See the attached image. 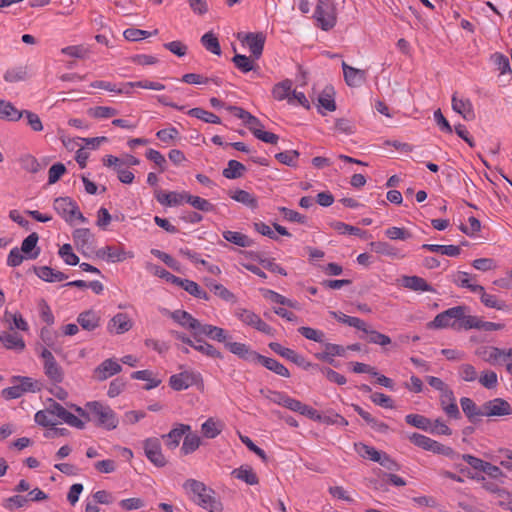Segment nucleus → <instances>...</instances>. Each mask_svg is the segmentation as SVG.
<instances>
[{"label":"nucleus","mask_w":512,"mask_h":512,"mask_svg":"<svg viewBox=\"0 0 512 512\" xmlns=\"http://www.w3.org/2000/svg\"><path fill=\"white\" fill-rule=\"evenodd\" d=\"M33 271L40 279L46 282H61L68 278L65 273L55 270L49 266H33Z\"/></svg>","instance_id":"b1692460"},{"label":"nucleus","mask_w":512,"mask_h":512,"mask_svg":"<svg viewBox=\"0 0 512 512\" xmlns=\"http://www.w3.org/2000/svg\"><path fill=\"white\" fill-rule=\"evenodd\" d=\"M473 293L480 295L481 302L488 308H494L501 311H510L511 307L505 301L498 299L495 295L489 294L485 291L483 286H474Z\"/></svg>","instance_id":"2eb2a0df"},{"label":"nucleus","mask_w":512,"mask_h":512,"mask_svg":"<svg viewBox=\"0 0 512 512\" xmlns=\"http://www.w3.org/2000/svg\"><path fill=\"white\" fill-rule=\"evenodd\" d=\"M469 308L465 305H459L449 308L436 315L433 321L428 323V327L435 329L452 328L454 330H465V321L470 315H467Z\"/></svg>","instance_id":"f03ea898"},{"label":"nucleus","mask_w":512,"mask_h":512,"mask_svg":"<svg viewBox=\"0 0 512 512\" xmlns=\"http://www.w3.org/2000/svg\"><path fill=\"white\" fill-rule=\"evenodd\" d=\"M187 192H165L162 190L155 191L156 200L166 206H177L186 202Z\"/></svg>","instance_id":"4be33fe9"},{"label":"nucleus","mask_w":512,"mask_h":512,"mask_svg":"<svg viewBox=\"0 0 512 512\" xmlns=\"http://www.w3.org/2000/svg\"><path fill=\"white\" fill-rule=\"evenodd\" d=\"M158 29H155L152 32L136 29V28H128L123 32V36L128 41H139L145 39L151 35H157Z\"/></svg>","instance_id":"bf43d9fd"},{"label":"nucleus","mask_w":512,"mask_h":512,"mask_svg":"<svg viewBox=\"0 0 512 512\" xmlns=\"http://www.w3.org/2000/svg\"><path fill=\"white\" fill-rule=\"evenodd\" d=\"M38 240V234L32 232L22 241L20 251L26 256V259H36L39 256L40 249L35 250Z\"/></svg>","instance_id":"c85d7f7f"},{"label":"nucleus","mask_w":512,"mask_h":512,"mask_svg":"<svg viewBox=\"0 0 512 512\" xmlns=\"http://www.w3.org/2000/svg\"><path fill=\"white\" fill-rule=\"evenodd\" d=\"M193 348L196 351H198L208 357L223 359V354L218 349H216L212 344H210L206 341H203L202 339H201L200 343H198V342L194 343Z\"/></svg>","instance_id":"603ef678"},{"label":"nucleus","mask_w":512,"mask_h":512,"mask_svg":"<svg viewBox=\"0 0 512 512\" xmlns=\"http://www.w3.org/2000/svg\"><path fill=\"white\" fill-rule=\"evenodd\" d=\"M171 318L184 328L192 330L195 333L199 327L200 321L194 318L190 313L185 310H175L171 313Z\"/></svg>","instance_id":"393cba45"},{"label":"nucleus","mask_w":512,"mask_h":512,"mask_svg":"<svg viewBox=\"0 0 512 512\" xmlns=\"http://www.w3.org/2000/svg\"><path fill=\"white\" fill-rule=\"evenodd\" d=\"M190 431V425L178 423L169 433L162 435L161 438L164 440V444L168 449L174 450L179 446L185 434Z\"/></svg>","instance_id":"ddd939ff"},{"label":"nucleus","mask_w":512,"mask_h":512,"mask_svg":"<svg viewBox=\"0 0 512 512\" xmlns=\"http://www.w3.org/2000/svg\"><path fill=\"white\" fill-rule=\"evenodd\" d=\"M206 336L211 340L220 342L225 344L227 340L231 338V336L228 334V332L218 326H214L211 324H202L200 322L199 327L196 329L195 333H193V337L196 340V342H201L200 336Z\"/></svg>","instance_id":"0eeeda50"},{"label":"nucleus","mask_w":512,"mask_h":512,"mask_svg":"<svg viewBox=\"0 0 512 512\" xmlns=\"http://www.w3.org/2000/svg\"><path fill=\"white\" fill-rule=\"evenodd\" d=\"M23 112L18 110L11 102L0 100V119L9 122L19 121Z\"/></svg>","instance_id":"7c9ffc66"},{"label":"nucleus","mask_w":512,"mask_h":512,"mask_svg":"<svg viewBox=\"0 0 512 512\" xmlns=\"http://www.w3.org/2000/svg\"><path fill=\"white\" fill-rule=\"evenodd\" d=\"M230 197L233 200L240 202L251 209H256L258 206L257 198L251 193L242 189H237L233 193H230Z\"/></svg>","instance_id":"79ce46f5"},{"label":"nucleus","mask_w":512,"mask_h":512,"mask_svg":"<svg viewBox=\"0 0 512 512\" xmlns=\"http://www.w3.org/2000/svg\"><path fill=\"white\" fill-rule=\"evenodd\" d=\"M256 364H261L266 369L274 372L275 374H277L279 376H282L285 378L290 377L289 370L283 364H281L279 361H277L274 358L266 357V356L259 354Z\"/></svg>","instance_id":"bb28decb"},{"label":"nucleus","mask_w":512,"mask_h":512,"mask_svg":"<svg viewBox=\"0 0 512 512\" xmlns=\"http://www.w3.org/2000/svg\"><path fill=\"white\" fill-rule=\"evenodd\" d=\"M366 334L365 340L369 343L386 346L391 344V338L376 330L371 329L365 322L364 329H359Z\"/></svg>","instance_id":"f704fd0d"},{"label":"nucleus","mask_w":512,"mask_h":512,"mask_svg":"<svg viewBox=\"0 0 512 512\" xmlns=\"http://www.w3.org/2000/svg\"><path fill=\"white\" fill-rule=\"evenodd\" d=\"M265 40L266 37L262 32H249L245 34L244 38L242 39V42L248 45L249 50L251 52V58L254 60H258L262 56Z\"/></svg>","instance_id":"f8f14e48"},{"label":"nucleus","mask_w":512,"mask_h":512,"mask_svg":"<svg viewBox=\"0 0 512 512\" xmlns=\"http://www.w3.org/2000/svg\"><path fill=\"white\" fill-rule=\"evenodd\" d=\"M479 383L487 389H493L498 384L497 374L491 370L483 371L479 377Z\"/></svg>","instance_id":"69168bd1"},{"label":"nucleus","mask_w":512,"mask_h":512,"mask_svg":"<svg viewBox=\"0 0 512 512\" xmlns=\"http://www.w3.org/2000/svg\"><path fill=\"white\" fill-rule=\"evenodd\" d=\"M35 422L42 427H54L57 424L56 419L50 414L48 407L36 412L34 416Z\"/></svg>","instance_id":"052dcab7"},{"label":"nucleus","mask_w":512,"mask_h":512,"mask_svg":"<svg viewBox=\"0 0 512 512\" xmlns=\"http://www.w3.org/2000/svg\"><path fill=\"white\" fill-rule=\"evenodd\" d=\"M77 203L70 197H58L54 200V210L69 224L71 215L75 214Z\"/></svg>","instance_id":"f3484780"},{"label":"nucleus","mask_w":512,"mask_h":512,"mask_svg":"<svg viewBox=\"0 0 512 512\" xmlns=\"http://www.w3.org/2000/svg\"><path fill=\"white\" fill-rule=\"evenodd\" d=\"M264 297L271 300L274 303L281 304L290 308L297 309L298 308V302L293 301L289 298H286L285 296L273 291V290H265Z\"/></svg>","instance_id":"5fc2aeb1"},{"label":"nucleus","mask_w":512,"mask_h":512,"mask_svg":"<svg viewBox=\"0 0 512 512\" xmlns=\"http://www.w3.org/2000/svg\"><path fill=\"white\" fill-rule=\"evenodd\" d=\"M152 376H153V372L150 370H139V371H135L131 374L132 379L143 380V381L147 382V384L144 386L145 390H151L160 385L161 380L153 378Z\"/></svg>","instance_id":"37998d69"},{"label":"nucleus","mask_w":512,"mask_h":512,"mask_svg":"<svg viewBox=\"0 0 512 512\" xmlns=\"http://www.w3.org/2000/svg\"><path fill=\"white\" fill-rule=\"evenodd\" d=\"M40 357L43 359V368L45 375L54 383H61L64 379V373L61 366L57 363L52 352L48 348H42Z\"/></svg>","instance_id":"39448f33"},{"label":"nucleus","mask_w":512,"mask_h":512,"mask_svg":"<svg viewBox=\"0 0 512 512\" xmlns=\"http://www.w3.org/2000/svg\"><path fill=\"white\" fill-rule=\"evenodd\" d=\"M179 286L196 298L206 301L210 298L208 293L192 280L182 279Z\"/></svg>","instance_id":"a19ab883"},{"label":"nucleus","mask_w":512,"mask_h":512,"mask_svg":"<svg viewBox=\"0 0 512 512\" xmlns=\"http://www.w3.org/2000/svg\"><path fill=\"white\" fill-rule=\"evenodd\" d=\"M0 342L7 348L16 351H23L25 342L23 338L16 332H3L0 334Z\"/></svg>","instance_id":"2f4dec72"},{"label":"nucleus","mask_w":512,"mask_h":512,"mask_svg":"<svg viewBox=\"0 0 512 512\" xmlns=\"http://www.w3.org/2000/svg\"><path fill=\"white\" fill-rule=\"evenodd\" d=\"M143 449L148 460L156 467H164L167 464V460L161 450L159 438L151 437L144 440Z\"/></svg>","instance_id":"6e6552de"},{"label":"nucleus","mask_w":512,"mask_h":512,"mask_svg":"<svg viewBox=\"0 0 512 512\" xmlns=\"http://www.w3.org/2000/svg\"><path fill=\"white\" fill-rule=\"evenodd\" d=\"M355 450L363 458H368L377 463L380 461L382 451H378L372 446L366 445L364 443H356Z\"/></svg>","instance_id":"de8ad7c7"},{"label":"nucleus","mask_w":512,"mask_h":512,"mask_svg":"<svg viewBox=\"0 0 512 512\" xmlns=\"http://www.w3.org/2000/svg\"><path fill=\"white\" fill-rule=\"evenodd\" d=\"M133 326V322L126 313H117L113 316L107 325V330L114 334H124Z\"/></svg>","instance_id":"dca6fc26"},{"label":"nucleus","mask_w":512,"mask_h":512,"mask_svg":"<svg viewBox=\"0 0 512 512\" xmlns=\"http://www.w3.org/2000/svg\"><path fill=\"white\" fill-rule=\"evenodd\" d=\"M122 371V366L112 358L104 360L93 372V377L98 381H104L107 378Z\"/></svg>","instance_id":"4468645a"},{"label":"nucleus","mask_w":512,"mask_h":512,"mask_svg":"<svg viewBox=\"0 0 512 512\" xmlns=\"http://www.w3.org/2000/svg\"><path fill=\"white\" fill-rule=\"evenodd\" d=\"M201 380L202 378L200 373L187 370L172 375L169 379V385L171 386L172 389L176 391H181L197 384Z\"/></svg>","instance_id":"1a4fd4ad"},{"label":"nucleus","mask_w":512,"mask_h":512,"mask_svg":"<svg viewBox=\"0 0 512 512\" xmlns=\"http://www.w3.org/2000/svg\"><path fill=\"white\" fill-rule=\"evenodd\" d=\"M188 115L200 119L206 123L220 124L221 119L214 113L209 112L203 108H192L188 111Z\"/></svg>","instance_id":"49530a36"},{"label":"nucleus","mask_w":512,"mask_h":512,"mask_svg":"<svg viewBox=\"0 0 512 512\" xmlns=\"http://www.w3.org/2000/svg\"><path fill=\"white\" fill-rule=\"evenodd\" d=\"M100 320L99 313L93 309L83 311L77 317V323L86 331H93L98 328Z\"/></svg>","instance_id":"412c9836"},{"label":"nucleus","mask_w":512,"mask_h":512,"mask_svg":"<svg viewBox=\"0 0 512 512\" xmlns=\"http://www.w3.org/2000/svg\"><path fill=\"white\" fill-rule=\"evenodd\" d=\"M27 77H28V73H27L26 66L10 68L4 74L5 81L10 82V83L24 81L27 79Z\"/></svg>","instance_id":"3c124183"},{"label":"nucleus","mask_w":512,"mask_h":512,"mask_svg":"<svg viewBox=\"0 0 512 512\" xmlns=\"http://www.w3.org/2000/svg\"><path fill=\"white\" fill-rule=\"evenodd\" d=\"M503 328L504 324L483 321L477 316H469V318L465 321V330L478 329L484 331H495L502 330Z\"/></svg>","instance_id":"a878e982"},{"label":"nucleus","mask_w":512,"mask_h":512,"mask_svg":"<svg viewBox=\"0 0 512 512\" xmlns=\"http://www.w3.org/2000/svg\"><path fill=\"white\" fill-rule=\"evenodd\" d=\"M483 413L487 417L509 416L512 414V407L503 398H494L483 404Z\"/></svg>","instance_id":"9d476101"},{"label":"nucleus","mask_w":512,"mask_h":512,"mask_svg":"<svg viewBox=\"0 0 512 512\" xmlns=\"http://www.w3.org/2000/svg\"><path fill=\"white\" fill-rule=\"evenodd\" d=\"M200 444L201 439L197 434L191 433V431L187 432L184 436L181 453L183 455L191 454L199 448Z\"/></svg>","instance_id":"c03bdc74"},{"label":"nucleus","mask_w":512,"mask_h":512,"mask_svg":"<svg viewBox=\"0 0 512 512\" xmlns=\"http://www.w3.org/2000/svg\"><path fill=\"white\" fill-rule=\"evenodd\" d=\"M401 285L404 288L410 289L416 292H435V289L427 283V281L419 276H402Z\"/></svg>","instance_id":"aec40b11"},{"label":"nucleus","mask_w":512,"mask_h":512,"mask_svg":"<svg viewBox=\"0 0 512 512\" xmlns=\"http://www.w3.org/2000/svg\"><path fill=\"white\" fill-rule=\"evenodd\" d=\"M66 167L63 163L53 164L48 171V184H55L66 173Z\"/></svg>","instance_id":"338daca9"},{"label":"nucleus","mask_w":512,"mask_h":512,"mask_svg":"<svg viewBox=\"0 0 512 512\" xmlns=\"http://www.w3.org/2000/svg\"><path fill=\"white\" fill-rule=\"evenodd\" d=\"M223 238L240 247H250L254 243L247 235L236 231H224Z\"/></svg>","instance_id":"58836bf2"},{"label":"nucleus","mask_w":512,"mask_h":512,"mask_svg":"<svg viewBox=\"0 0 512 512\" xmlns=\"http://www.w3.org/2000/svg\"><path fill=\"white\" fill-rule=\"evenodd\" d=\"M58 253L66 264L71 266L79 264V257L73 253V249L70 244L67 243L61 246Z\"/></svg>","instance_id":"680f3d73"},{"label":"nucleus","mask_w":512,"mask_h":512,"mask_svg":"<svg viewBox=\"0 0 512 512\" xmlns=\"http://www.w3.org/2000/svg\"><path fill=\"white\" fill-rule=\"evenodd\" d=\"M490 60L501 74L511 73L510 62L506 55L500 52H495L491 55Z\"/></svg>","instance_id":"4d7b16f0"},{"label":"nucleus","mask_w":512,"mask_h":512,"mask_svg":"<svg viewBox=\"0 0 512 512\" xmlns=\"http://www.w3.org/2000/svg\"><path fill=\"white\" fill-rule=\"evenodd\" d=\"M28 502V497L23 495H14L4 499L2 506L9 511H14L15 509L25 507Z\"/></svg>","instance_id":"13d9d810"},{"label":"nucleus","mask_w":512,"mask_h":512,"mask_svg":"<svg viewBox=\"0 0 512 512\" xmlns=\"http://www.w3.org/2000/svg\"><path fill=\"white\" fill-rule=\"evenodd\" d=\"M324 347L325 350L323 352L315 354V357L321 361L332 363V357L346 356V348L342 345L325 343Z\"/></svg>","instance_id":"c756f323"},{"label":"nucleus","mask_w":512,"mask_h":512,"mask_svg":"<svg viewBox=\"0 0 512 512\" xmlns=\"http://www.w3.org/2000/svg\"><path fill=\"white\" fill-rule=\"evenodd\" d=\"M452 108L466 121H472L476 117L471 101L469 99H459L456 93L452 96Z\"/></svg>","instance_id":"6ab92c4d"},{"label":"nucleus","mask_w":512,"mask_h":512,"mask_svg":"<svg viewBox=\"0 0 512 512\" xmlns=\"http://www.w3.org/2000/svg\"><path fill=\"white\" fill-rule=\"evenodd\" d=\"M235 316L244 324L251 326L266 335H274L275 330L251 310L237 308L235 310Z\"/></svg>","instance_id":"423d86ee"},{"label":"nucleus","mask_w":512,"mask_h":512,"mask_svg":"<svg viewBox=\"0 0 512 512\" xmlns=\"http://www.w3.org/2000/svg\"><path fill=\"white\" fill-rule=\"evenodd\" d=\"M21 166L24 170L30 173H37L41 169V165L37 159L32 155H24L20 158Z\"/></svg>","instance_id":"774afa93"},{"label":"nucleus","mask_w":512,"mask_h":512,"mask_svg":"<svg viewBox=\"0 0 512 512\" xmlns=\"http://www.w3.org/2000/svg\"><path fill=\"white\" fill-rule=\"evenodd\" d=\"M342 69L345 82L350 87H359L366 80V72L361 69L349 66L346 62L342 63Z\"/></svg>","instance_id":"a211bd4d"},{"label":"nucleus","mask_w":512,"mask_h":512,"mask_svg":"<svg viewBox=\"0 0 512 512\" xmlns=\"http://www.w3.org/2000/svg\"><path fill=\"white\" fill-rule=\"evenodd\" d=\"M331 316L334 317L339 322L346 324L348 326L354 327L356 329H364L365 321L358 317L347 316L341 312L331 311Z\"/></svg>","instance_id":"09e8293b"},{"label":"nucleus","mask_w":512,"mask_h":512,"mask_svg":"<svg viewBox=\"0 0 512 512\" xmlns=\"http://www.w3.org/2000/svg\"><path fill=\"white\" fill-rule=\"evenodd\" d=\"M291 87H292V81L289 79H286V80L276 84L272 90L273 97L279 101L288 99L289 102H292Z\"/></svg>","instance_id":"ea45409f"},{"label":"nucleus","mask_w":512,"mask_h":512,"mask_svg":"<svg viewBox=\"0 0 512 512\" xmlns=\"http://www.w3.org/2000/svg\"><path fill=\"white\" fill-rule=\"evenodd\" d=\"M314 18L322 30L332 29L336 25V13L332 0H318Z\"/></svg>","instance_id":"20e7f679"},{"label":"nucleus","mask_w":512,"mask_h":512,"mask_svg":"<svg viewBox=\"0 0 512 512\" xmlns=\"http://www.w3.org/2000/svg\"><path fill=\"white\" fill-rule=\"evenodd\" d=\"M369 246L372 251H374L378 254H382V255H386V256H390V257H394V258H403L404 257L403 254H400V252L397 248H395L388 242H384V241L371 242L369 244Z\"/></svg>","instance_id":"c9c22d12"},{"label":"nucleus","mask_w":512,"mask_h":512,"mask_svg":"<svg viewBox=\"0 0 512 512\" xmlns=\"http://www.w3.org/2000/svg\"><path fill=\"white\" fill-rule=\"evenodd\" d=\"M254 59L247 57L242 54H235L232 58V62L234 65L243 73H248L255 69V65L253 63Z\"/></svg>","instance_id":"6e6d98bb"},{"label":"nucleus","mask_w":512,"mask_h":512,"mask_svg":"<svg viewBox=\"0 0 512 512\" xmlns=\"http://www.w3.org/2000/svg\"><path fill=\"white\" fill-rule=\"evenodd\" d=\"M186 202L193 206L195 209L203 212H211L215 209V206L208 200L199 196H194L187 193Z\"/></svg>","instance_id":"8fccbe9b"},{"label":"nucleus","mask_w":512,"mask_h":512,"mask_svg":"<svg viewBox=\"0 0 512 512\" xmlns=\"http://www.w3.org/2000/svg\"><path fill=\"white\" fill-rule=\"evenodd\" d=\"M247 168L244 164L237 160H229L227 167L222 171V175L227 179H238L241 178Z\"/></svg>","instance_id":"e433bc0d"},{"label":"nucleus","mask_w":512,"mask_h":512,"mask_svg":"<svg viewBox=\"0 0 512 512\" xmlns=\"http://www.w3.org/2000/svg\"><path fill=\"white\" fill-rule=\"evenodd\" d=\"M201 431L206 438L212 439L220 434L221 428L218 427L213 418H209L202 424Z\"/></svg>","instance_id":"0e129e2a"},{"label":"nucleus","mask_w":512,"mask_h":512,"mask_svg":"<svg viewBox=\"0 0 512 512\" xmlns=\"http://www.w3.org/2000/svg\"><path fill=\"white\" fill-rule=\"evenodd\" d=\"M460 404L464 414L471 423H476L479 421V417L485 416L483 413V407L479 408L475 402L468 397H462L460 399Z\"/></svg>","instance_id":"cd10ccee"},{"label":"nucleus","mask_w":512,"mask_h":512,"mask_svg":"<svg viewBox=\"0 0 512 512\" xmlns=\"http://www.w3.org/2000/svg\"><path fill=\"white\" fill-rule=\"evenodd\" d=\"M299 155L300 154L297 150H288L277 153L275 158L284 165L294 167L296 166V160L298 159Z\"/></svg>","instance_id":"e2e57ef3"},{"label":"nucleus","mask_w":512,"mask_h":512,"mask_svg":"<svg viewBox=\"0 0 512 512\" xmlns=\"http://www.w3.org/2000/svg\"><path fill=\"white\" fill-rule=\"evenodd\" d=\"M351 406L354 411L357 412L358 415L361 416L366 421V423L371 426L372 429L381 433H386L389 430V426L387 424L374 418L370 413L363 410L359 405L352 404Z\"/></svg>","instance_id":"473e14b6"},{"label":"nucleus","mask_w":512,"mask_h":512,"mask_svg":"<svg viewBox=\"0 0 512 512\" xmlns=\"http://www.w3.org/2000/svg\"><path fill=\"white\" fill-rule=\"evenodd\" d=\"M334 88L332 86H326L322 93L318 97V105L328 111L336 110V103L334 100Z\"/></svg>","instance_id":"4c0bfd02"},{"label":"nucleus","mask_w":512,"mask_h":512,"mask_svg":"<svg viewBox=\"0 0 512 512\" xmlns=\"http://www.w3.org/2000/svg\"><path fill=\"white\" fill-rule=\"evenodd\" d=\"M224 345L231 353L238 356L240 359L256 364L259 353L253 350L249 345L240 342H231L229 340H227Z\"/></svg>","instance_id":"9b49d317"},{"label":"nucleus","mask_w":512,"mask_h":512,"mask_svg":"<svg viewBox=\"0 0 512 512\" xmlns=\"http://www.w3.org/2000/svg\"><path fill=\"white\" fill-rule=\"evenodd\" d=\"M231 474L248 485H256L259 483L258 476L249 465H242L239 468L234 469Z\"/></svg>","instance_id":"72a5a7b5"},{"label":"nucleus","mask_w":512,"mask_h":512,"mask_svg":"<svg viewBox=\"0 0 512 512\" xmlns=\"http://www.w3.org/2000/svg\"><path fill=\"white\" fill-rule=\"evenodd\" d=\"M86 407L92 413L91 422H94L97 426L107 430H113L118 426V417L108 405L93 401L88 402Z\"/></svg>","instance_id":"7ed1b4c3"},{"label":"nucleus","mask_w":512,"mask_h":512,"mask_svg":"<svg viewBox=\"0 0 512 512\" xmlns=\"http://www.w3.org/2000/svg\"><path fill=\"white\" fill-rule=\"evenodd\" d=\"M476 355L483 358L485 362L491 365H498L502 362L504 355L503 349L495 346H484L476 350Z\"/></svg>","instance_id":"5701e85b"},{"label":"nucleus","mask_w":512,"mask_h":512,"mask_svg":"<svg viewBox=\"0 0 512 512\" xmlns=\"http://www.w3.org/2000/svg\"><path fill=\"white\" fill-rule=\"evenodd\" d=\"M200 42L207 51L218 56L221 55V46L219 40L213 32L205 33L201 37Z\"/></svg>","instance_id":"a18cd8bd"},{"label":"nucleus","mask_w":512,"mask_h":512,"mask_svg":"<svg viewBox=\"0 0 512 512\" xmlns=\"http://www.w3.org/2000/svg\"><path fill=\"white\" fill-rule=\"evenodd\" d=\"M183 489L190 500L209 512H222L223 504L216 492L196 479H188L183 483Z\"/></svg>","instance_id":"f257e3e1"},{"label":"nucleus","mask_w":512,"mask_h":512,"mask_svg":"<svg viewBox=\"0 0 512 512\" xmlns=\"http://www.w3.org/2000/svg\"><path fill=\"white\" fill-rule=\"evenodd\" d=\"M405 421L407 424L424 431H428L431 426L430 419L420 414H408Z\"/></svg>","instance_id":"864d4df0"}]
</instances>
